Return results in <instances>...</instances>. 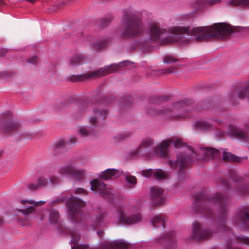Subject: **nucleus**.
I'll list each match as a JSON object with an SVG mask.
<instances>
[{
  "instance_id": "f257e3e1",
  "label": "nucleus",
  "mask_w": 249,
  "mask_h": 249,
  "mask_svg": "<svg viewBox=\"0 0 249 249\" xmlns=\"http://www.w3.org/2000/svg\"><path fill=\"white\" fill-rule=\"evenodd\" d=\"M233 28L225 23H214L210 26L191 28L190 26H173L165 29L156 23H151L147 30L148 42L159 41L161 43H174L184 37L187 33L196 41H207L212 38H222L231 34Z\"/></svg>"
},
{
  "instance_id": "f03ea898",
  "label": "nucleus",
  "mask_w": 249,
  "mask_h": 249,
  "mask_svg": "<svg viewBox=\"0 0 249 249\" xmlns=\"http://www.w3.org/2000/svg\"><path fill=\"white\" fill-rule=\"evenodd\" d=\"M228 199V196L221 194H216L213 197L211 201L207 202L203 206L200 212L204 215L209 217L213 216V213L210 207L212 204H217L218 205L217 220L219 223H221L223 225L225 223V219L227 215V206Z\"/></svg>"
},
{
  "instance_id": "7ed1b4c3",
  "label": "nucleus",
  "mask_w": 249,
  "mask_h": 249,
  "mask_svg": "<svg viewBox=\"0 0 249 249\" xmlns=\"http://www.w3.org/2000/svg\"><path fill=\"white\" fill-rule=\"evenodd\" d=\"M121 35L124 38H134L141 35L144 31L142 22L131 13L124 15L122 18Z\"/></svg>"
},
{
  "instance_id": "20e7f679",
  "label": "nucleus",
  "mask_w": 249,
  "mask_h": 249,
  "mask_svg": "<svg viewBox=\"0 0 249 249\" xmlns=\"http://www.w3.org/2000/svg\"><path fill=\"white\" fill-rule=\"evenodd\" d=\"M189 103L190 101L188 100H183L172 105L168 107V109L158 111L151 110L148 111V113L150 115H156L170 113L169 115L170 117L177 119L190 117L191 116L188 114V112L190 110L188 106Z\"/></svg>"
},
{
  "instance_id": "39448f33",
  "label": "nucleus",
  "mask_w": 249,
  "mask_h": 249,
  "mask_svg": "<svg viewBox=\"0 0 249 249\" xmlns=\"http://www.w3.org/2000/svg\"><path fill=\"white\" fill-rule=\"evenodd\" d=\"M116 217L120 223L132 225L142 220V216L138 208L133 206H125L118 209Z\"/></svg>"
},
{
  "instance_id": "423d86ee",
  "label": "nucleus",
  "mask_w": 249,
  "mask_h": 249,
  "mask_svg": "<svg viewBox=\"0 0 249 249\" xmlns=\"http://www.w3.org/2000/svg\"><path fill=\"white\" fill-rule=\"evenodd\" d=\"M128 61H124L118 64H113L101 68L95 71L75 76L73 78L74 81H83L86 79H89L94 77L102 76L119 71L121 67L125 66Z\"/></svg>"
},
{
  "instance_id": "0eeeda50",
  "label": "nucleus",
  "mask_w": 249,
  "mask_h": 249,
  "mask_svg": "<svg viewBox=\"0 0 249 249\" xmlns=\"http://www.w3.org/2000/svg\"><path fill=\"white\" fill-rule=\"evenodd\" d=\"M196 156V155L194 153L191 147L184 145L181 153L177 155V160L174 161H169V165L173 169L178 167L179 170L181 171L192 163L193 158Z\"/></svg>"
},
{
  "instance_id": "6e6552de",
  "label": "nucleus",
  "mask_w": 249,
  "mask_h": 249,
  "mask_svg": "<svg viewBox=\"0 0 249 249\" xmlns=\"http://www.w3.org/2000/svg\"><path fill=\"white\" fill-rule=\"evenodd\" d=\"M74 163H69L59 167L57 172L62 177H72L78 181L82 180L85 175V171L82 168H78Z\"/></svg>"
},
{
  "instance_id": "1a4fd4ad",
  "label": "nucleus",
  "mask_w": 249,
  "mask_h": 249,
  "mask_svg": "<svg viewBox=\"0 0 249 249\" xmlns=\"http://www.w3.org/2000/svg\"><path fill=\"white\" fill-rule=\"evenodd\" d=\"M171 144H173L177 148L183 145L181 139L178 137L163 140L154 148L153 155L160 157L166 156L168 152V148Z\"/></svg>"
},
{
  "instance_id": "9d476101",
  "label": "nucleus",
  "mask_w": 249,
  "mask_h": 249,
  "mask_svg": "<svg viewBox=\"0 0 249 249\" xmlns=\"http://www.w3.org/2000/svg\"><path fill=\"white\" fill-rule=\"evenodd\" d=\"M66 203L70 218L71 220L76 219L80 215L82 208L85 205V202L71 195L70 197H66Z\"/></svg>"
},
{
  "instance_id": "9b49d317",
  "label": "nucleus",
  "mask_w": 249,
  "mask_h": 249,
  "mask_svg": "<svg viewBox=\"0 0 249 249\" xmlns=\"http://www.w3.org/2000/svg\"><path fill=\"white\" fill-rule=\"evenodd\" d=\"M232 221L234 224L243 228L249 227V206H242L239 207L232 218Z\"/></svg>"
},
{
  "instance_id": "f8f14e48",
  "label": "nucleus",
  "mask_w": 249,
  "mask_h": 249,
  "mask_svg": "<svg viewBox=\"0 0 249 249\" xmlns=\"http://www.w3.org/2000/svg\"><path fill=\"white\" fill-rule=\"evenodd\" d=\"M91 189L94 193L100 194L103 197L107 199H111L113 194L109 188H107L104 182L94 180L90 182Z\"/></svg>"
},
{
  "instance_id": "ddd939ff",
  "label": "nucleus",
  "mask_w": 249,
  "mask_h": 249,
  "mask_svg": "<svg viewBox=\"0 0 249 249\" xmlns=\"http://www.w3.org/2000/svg\"><path fill=\"white\" fill-rule=\"evenodd\" d=\"M193 234L194 238L196 240H200L211 236L212 232L208 229L204 228L200 223L196 221L193 223Z\"/></svg>"
},
{
  "instance_id": "4468645a",
  "label": "nucleus",
  "mask_w": 249,
  "mask_h": 249,
  "mask_svg": "<svg viewBox=\"0 0 249 249\" xmlns=\"http://www.w3.org/2000/svg\"><path fill=\"white\" fill-rule=\"evenodd\" d=\"M164 190L158 187H152L150 190V197L155 205L163 203L165 198L163 196Z\"/></svg>"
},
{
  "instance_id": "2eb2a0df",
  "label": "nucleus",
  "mask_w": 249,
  "mask_h": 249,
  "mask_svg": "<svg viewBox=\"0 0 249 249\" xmlns=\"http://www.w3.org/2000/svg\"><path fill=\"white\" fill-rule=\"evenodd\" d=\"M249 131V125L246 127V132L235 126H231L228 131L230 135L236 138L242 139L245 142L249 141V137L247 135Z\"/></svg>"
},
{
  "instance_id": "dca6fc26",
  "label": "nucleus",
  "mask_w": 249,
  "mask_h": 249,
  "mask_svg": "<svg viewBox=\"0 0 249 249\" xmlns=\"http://www.w3.org/2000/svg\"><path fill=\"white\" fill-rule=\"evenodd\" d=\"M142 174L146 178H149L153 176L154 178L157 180H162L167 178V175L162 170L155 169L152 170L151 169L142 171Z\"/></svg>"
},
{
  "instance_id": "f3484780",
  "label": "nucleus",
  "mask_w": 249,
  "mask_h": 249,
  "mask_svg": "<svg viewBox=\"0 0 249 249\" xmlns=\"http://www.w3.org/2000/svg\"><path fill=\"white\" fill-rule=\"evenodd\" d=\"M20 202L21 204L25 205L23 209H20V211L23 213V214L25 216H27L30 213H32L34 210L33 206H28V204H33L34 206H38L45 203V202L43 201L34 202L33 200H21L20 201Z\"/></svg>"
},
{
  "instance_id": "a211bd4d",
  "label": "nucleus",
  "mask_w": 249,
  "mask_h": 249,
  "mask_svg": "<svg viewBox=\"0 0 249 249\" xmlns=\"http://www.w3.org/2000/svg\"><path fill=\"white\" fill-rule=\"evenodd\" d=\"M223 0H193L191 3L192 6L199 10L206 6H212L219 3Z\"/></svg>"
},
{
  "instance_id": "6ab92c4d",
  "label": "nucleus",
  "mask_w": 249,
  "mask_h": 249,
  "mask_svg": "<svg viewBox=\"0 0 249 249\" xmlns=\"http://www.w3.org/2000/svg\"><path fill=\"white\" fill-rule=\"evenodd\" d=\"M123 173L122 171L115 169H107L102 172L99 177L103 180H109L116 178Z\"/></svg>"
},
{
  "instance_id": "aec40b11",
  "label": "nucleus",
  "mask_w": 249,
  "mask_h": 249,
  "mask_svg": "<svg viewBox=\"0 0 249 249\" xmlns=\"http://www.w3.org/2000/svg\"><path fill=\"white\" fill-rule=\"evenodd\" d=\"M19 127L20 124L18 121L8 120L3 122L0 129L4 132H10L18 129Z\"/></svg>"
},
{
  "instance_id": "412c9836",
  "label": "nucleus",
  "mask_w": 249,
  "mask_h": 249,
  "mask_svg": "<svg viewBox=\"0 0 249 249\" xmlns=\"http://www.w3.org/2000/svg\"><path fill=\"white\" fill-rule=\"evenodd\" d=\"M107 115L106 110H95L93 111V115L89 118V121L91 124H96L103 121Z\"/></svg>"
},
{
  "instance_id": "4be33fe9",
  "label": "nucleus",
  "mask_w": 249,
  "mask_h": 249,
  "mask_svg": "<svg viewBox=\"0 0 249 249\" xmlns=\"http://www.w3.org/2000/svg\"><path fill=\"white\" fill-rule=\"evenodd\" d=\"M201 154L203 155V159L206 161L214 159L219 155L217 150L212 148H203L201 149Z\"/></svg>"
},
{
  "instance_id": "5701e85b",
  "label": "nucleus",
  "mask_w": 249,
  "mask_h": 249,
  "mask_svg": "<svg viewBox=\"0 0 249 249\" xmlns=\"http://www.w3.org/2000/svg\"><path fill=\"white\" fill-rule=\"evenodd\" d=\"M107 221V214L103 212H100L92 218L94 227H101L105 225Z\"/></svg>"
},
{
  "instance_id": "b1692460",
  "label": "nucleus",
  "mask_w": 249,
  "mask_h": 249,
  "mask_svg": "<svg viewBox=\"0 0 249 249\" xmlns=\"http://www.w3.org/2000/svg\"><path fill=\"white\" fill-rule=\"evenodd\" d=\"M154 141L150 138H147L142 140L140 146L133 151L134 155H137L142 152L144 149L151 147L154 144Z\"/></svg>"
},
{
  "instance_id": "393cba45",
  "label": "nucleus",
  "mask_w": 249,
  "mask_h": 249,
  "mask_svg": "<svg viewBox=\"0 0 249 249\" xmlns=\"http://www.w3.org/2000/svg\"><path fill=\"white\" fill-rule=\"evenodd\" d=\"M59 213L55 209L50 211L49 214V220L50 222L53 225H56V228L58 230L60 229V223L59 222Z\"/></svg>"
},
{
  "instance_id": "a878e982",
  "label": "nucleus",
  "mask_w": 249,
  "mask_h": 249,
  "mask_svg": "<svg viewBox=\"0 0 249 249\" xmlns=\"http://www.w3.org/2000/svg\"><path fill=\"white\" fill-rule=\"evenodd\" d=\"M49 182V179L48 180L45 177H40L38 178L37 182L35 184H30L28 185V187L30 189H36L41 186H44L47 185Z\"/></svg>"
},
{
  "instance_id": "bb28decb",
  "label": "nucleus",
  "mask_w": 249,
  "mask_h": 249,
  "mask_svg": "<svg viewBox=\"0 0 249 249\" xmlns=\"http://www.w3.org/2000/svg\"><path fill=\"white\" fill-rule=\"evenodd\" d=\"M151 223L154 228L163 227L164 218L161 215H157L152 219Z\"/></svg>"
},
{
  "instance_id": "cd10ccee",
  "label": "nucleus",
  "mask_w": 249,
  "mask_h": 249,
  "mask_svg": "<svg viewBox=\"0 0 249 249\" xmlns=\"http://www.w3.org/2000/svg\"><path fill=\"white\" fill-rule=\"evenodd\" d=\"M85 61V57L83 54H78L75 55L70 60V64L72 67L76 66L83 63Z\"/></svg>"
},
{
  "instance_id": "c85d7f7f",
  "label": "nucleus",
  "mask_w": 249,
  "mask_h": 249,
  "mask_svg": "<svg viewBox=\"0 0 249 249\" xmlns=\"http://www.w3.org/2000/svg\"><path fill=\"white\" fill-rule=\"evenodd\" d=\"M92 129L91 127L82 126L79 129L78 133L82 136H91L94 134Z\"/></svg>"
},
{
  "instance_id": "c756f323",
  "label": "nucleus",
  "mask_w": 249,
  "mask_h": 249,
  "mask_svg": "<svg viewBox=\"0 0 249 249\" xmlns=\"http://www.w3.org/2000/svg\"><path fill=\"white\" fill-rule=\"evenodd\" d=\"M223 158L225 161L240 162L241 160V158L237 157L231 153L223 152Z\"/></svg>"
},
{
  "instance_id": "7c9ffc66",
  "label": "nucleus",
  "mask_w": 249,
  "mask_h": 249,
  "mask_svg": "<svg viewBox=\"0 0 249 249\" xmlns=\"http://www.w3.org/2000/svg\"><path fill=\"white\" fill-rule=\"evenodd\" d=\"M228 3L234 6L247 7L249 6V0H228Z\"/></svg>"
},
{
  "instance_id": "2f4dec72",
  "label": "nucleus",
  "mask_w": 249,
  "mask_h": 249,
  "mask_svg": "<svg viewBox=\"0 0 249 249\" xmlns=\"http://www.w3.org/2000/svg\"><path fill=\"white\" fill-rule=\"evenodd\" d=\"M108 44V40L107 39H101L96 40L92 44L93 48L96 49L102 48Z\"/></svg>"
},
{
  "instance_id": "473e14b6",
  "label": "nucleus",
  "mask_w": 249,
  "mask_h": 249,
  "mask_svg": "<svg viewBox=\"0 0 249 249\" xmlns=\"http://www.w3.org/2000/svg\"><path fill=\"white\" fill-rule=\"evenodd\" d=\"M194 126L197 129H207L210 127L211 124L204 120H199L195 123Z\"/></svg>"
},
{
  "instance_id": "72a5a7b5",
  "label": "nucleus",
  "mask_w": 249,
  "mask_h": 249,
  "mask_svg": "<svg viewBox=\"0 0 249 249\" xmlns=\"http://www.w3.org/2000/svg\"><path fill=\"white\" fill-rule=\"evenodd\" d=\"M237 97L241 99H247L249 101V86L245 87L237 93Z\"/></svg>"
},
{
  "instance_id": "f704fd0d",
  "label": "nucleus",
  "mask_w": 249,
  "mask_h": 249,
  "mask_svg": "<svg viewBox=\"0 0 249 249\" xmlns=\"http://www.w3.org/2000/svg\"><path fill=\"white\" fill-rule=\"evenodd\" d=\"M49 182L52 185H56L60 183V178L55 175H51L49 177Z\"/></svg>"
},
{
  "instance_id": "c9c22d12",
  "label": "nucleus",
  "mask_w": 249,
  "mask_h": 249,
  "mask_svg": "<svg viewBox=\"0 0 249 249\" xmlns=\"http://www.w3.org/2000/svg\"><path fill=\"white\" fill-rule=\"evenodd\" d=\"M87 105L85 103L79 105L77 110V113L78 114L77 117L83 114L87 110Z\"/></svg>"
},
{
  "instance_id": "e433bc0d",
  "label": "nucleus",
  "mask_w": 249,
  "mask_h": 249,
  "mask_svg": "<svg viewBox=\"0 0 249 249\" xmlns=\"http://www.w3.org/2000/svg\"><path fill=\"white\" fill-rule=\"evenodd\" d=\"M71 234L72 236L71 242L73 243L75 246H77L78 245V242L79 239V235L75 231H71Z\"/></svg>"
},
{
  "instance_id": "4c0bfd02",
  "label": "nucleus",
  "mask_w": 249,
  "mask_h": 249,
  "mask_svg": "<svg viewBox=\"0 0 249 249\" xmlns=\"http://www.w3.org/2000/svg\"><path fill=\"white\" fill-rule=\"evenodd\" d=\"M126 181L129 184L130 187H133L136 184V178L131 175L126 176Z\"/></svg>"
},
{
  "instance_id": "58836bf2",
  "label": "nucleus",
  "mask_w": 249,
  "mask_h": 249,
  "mask_svg": "<svg viewBox=\"0 0 249 249\" xmlns=\"http://www.w3.org/2000/svg\"><path fill=\"white\" fill-rule=\"evenodd\" d=\"M177 61L176 59L174 58L173 56L171 55H167L164 57L163 59V62L167 64H171L173 62H175Z\"/></svg>"
},
{
  "instance_id": "ea45409f",
  "label": "nucleus",
  "mask_w": 249,
  "mask_h": 249,
  "mask_svg": "<svg viewBox=\"0 0 249 249\" xmlns=\"http://www.w3.org/2000/svg\"><path fill=\"white\" fill-rule=\"evenodd\" d=\"M75 193L76 194L86 195L87 191L82 188H77L75 189Z\"/></svg>"
},
{
  "instance_id": "a19ab883",
  "label": "nucleus",
  "mask_w": 249,
  "mask_h": 249,
  "mask_svg": "<svg viewBox=\"0 0 249 249\" xmlns=\"http://www.w3.org/2000/svg\"><path fill=\"white\" fill-rule=\"evenodd\" d=\"M241 193L249 195V186L246 185L243 186L241 188Z\"/></svg>"
},
{
  "instance_id": "79ce46f5",
  "label": "nucleus",
  "mask_w": 249,
  "mask_h": 249,
  "mask_svg": "<svg viewBox=\"0 0 249 249\" xmlns=\"http://www.w3.org/2000/svg\"><path fill=\"white\" fill-rule=\"evenodd\" d=\"M38 57L36 55H35L32 57L31 58L28 60V63L31 64H36L38 62Z\"/></svg>"
},
{
  "instance_id": "37998d69",
  "label": "nucleus",
  "mask_w": 249,
  "mask_h": 249,
  "mask_svg": "<svg viewBox=\"0 0 249 249\" xmlns=\"http://www.w3.org/2000/svg\"><path fill=\"white\" fill-rule=\"evenodd\" d=\"M166 99V98L165 97H161L158 98H153L154 102H155V104H159L160 101H162L163 100H165ZM153 100V99H151V101H152Z\"/></svg>"
},
{
  "instance_id": "c03bdc74",
  "label": "nucleus",
  "mask_w": 249,
  "mask_h": 249,
  "mask_svg": "<svg viewBox=\"0 0 249 249\" xmlns=\"http://www.w3.org/2000/svg\"><path fill=\"white\" fill-rule=\"evenodd\" d=\"M88 248V245H80L77 247H71V249H87Z\"/></svg>"
},
{
  "instance_id": "a18cd8bd",
  "label": "nucleus",
  "mask_w": 249,
  "mask_h": 249,
  "mask_svg": "<svg viewBox=\"0 0 249 249\" xmlns=\"http://www.w3.org/2000/svg\"><path fill=\"white\" fill-rule=\"evenodd\" d=\"M69 144H73L76 142V138L75 137H71L68 141Z\"/></svg>"
},
{
  "instance_id": "49530a36",
  "label": "nucleus",
  "mask_w": 249,
  "mask_h": 249,
  "mask_svg": "<svg viewBox=\"0 0 249 249\" xmlns=\"http://www.w3.org/2000/svg\"><path fill=\"white\" fill-rule=\"evenodd\" d=\"M242 241L243 243L249 244V237L244 236L242 237Z\"/></svg>"
},
{
  "instance_id": "de8ad7c7",
  "label": "nucleus",
  "mask_w": 249,
  "mask_h": 249,
  "mask_svg": "<svg viewBox=\"0 0 249 249\" xmlns=\"http://www.w3.org/2000/svg\"><path fill=\"white\" fill-rule=\"evenodd\" d=\"M65 143V142L64 140H60V141L57 142V145L61 147L63 145H64Z\"/></svg>"
},
{
  "instance_id": "09e8293b",
  "label": "nucleus",
  "mask_w": 249,
  "mask_h": 249,
  "mask_svg": "<svg viewBox=\"0 0 249 249\" xmlns=\"http://www.w3.org/2000/svg\"><path fill=\"white\" fill-rule=\"evenodd\" d=\"M174 71L173 70H172L170 68L166 69L164 70L163 73H172Z\"/></svg>"
},
{
  "instance_id": "8fccbe9b",
  "label": "nucleus",
  "mask_w": 249,
  "mask_h": 249,
  "mask_svg": "<svg viewBox=\"0 0 249 249\" xmlns=\"http://www.w3.org/2000/svg\"><path fill=\"white\" fill-rule=\"evenodd\" d=\"M189 18L188 16L183 15L180 17V19L187 20Z\"/></svg>"
},
{
  "instance_id": "3c124183",
  "label": "nucleus",
  "mask_w": 249,
  "mask_h": 249,
  "mask_svg": "<svg viewBox=\"0 0 249 249\" xmlns=\"http://www.w3.org/2000/svg\"><path fill=\"white\" fill-rule=\"evenodd\" d=\"M27 1H29V2H34L35 1H36V0H27Z\"/></svg>"
},
{
  "instance_id": "603ef678",
  "label": "nucleus",
  "mask_w": 249,
  "mask_h": 249,
  "mask_svg": "<svg viewBox=\"0 0 249 249\" xmlns=\"http://www.w3.org/2000/svg\"><path fill=\"white\" fill-rule=\"evenodd\" d=\"M3 0H0V6L3 4Z\"/></svg>"
},
{
  "instance_id": "864d4df0",
  "label": "nucleus",
  "mask_w": 249,
  "mask_h": 249,
  "mask_svg": "<svg viewBox=\"0 0 249 249\" xmlns=\"http://www.w3.org/2000/svg\"><path fill=\"white\" fill-rule=\"evenodd\" d=\"M167 238L169 239H171V240H173L172 237H170V235H169V237H168Z\"/></svg>"
},
{
  "instance_id": "5fc2aeb1",
  "label": "nucleus",
  "mask_w": 249,
  "mask_h": 249,
  "mask_svg": "<svg viewBox=\"0 0 249 249\" xmlns=\"http://www.w3.org/2000/svg\"><path fill=\"white\" fill-rule=\"evenodd\" d=\"M110 22V19H107V23H109Z\"/></svg>"
},
{
  "instance_id": "6e6d98bb",
  "label": "nucleus",
  "mask_w": 249,
  "mask_h": 249,
  "mask_svg": "<svg viewBox=\"0 0 249 249\" xmlns=\"http://www.w3.org/2000/svg\"><path fill=\"white\" fill-rule=\"evenodd\" d=\"M107 23H104L103 24V26H105L106 25H107Z\"/></svg>"
},
{
  "instance_id": "4d7b16f0",
  "label": "nucleus",
  "mask_w": 249,
  "mask_h": 249,
  "mask_svg": "<svg viewBox=\"0 0 249 249\" xmlns=\"http://www.w3.org/2000/svg\"><path fill=\"white\" fill-rule=\"evenodd\" d=\"M64 200H64V199H62H62H60V200H59V201H64Z\"/></svg>"
}]
</instances>
